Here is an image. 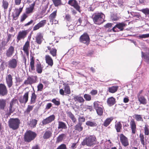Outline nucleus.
I'll return each mask as SVG.
<instances>
[{"mask_svg": "<svg viewBox=\"0 0 149 149\" xmlns=\"http://www.w3.org/2000/svg\"><path fill=\"white\" fill-rule=\"evenodd\" d=\"M85 118L84 117H80L79 118V123H81L85 121Z\"/></svg>", "mask_w": 149, "mask_h": 149, "instance_id": "nucleus-64", "label": "nucleus"}, {"mask_svg": "<svg viewBox=\"0 0 149 149\" xmlns=\"http://www.w3.org/2000/svg\"><path fill=\"white\" fill-rule=\"evenodd\" d=\"M30 61L29 71L31 72H33V71L35 70V69L34 66V57L32 56L30 58Z\"/></svg>", "mask_w": 149, "mask_h": 149, "instance_id": "nucleus-23", "label": "nucleus"}, {"mask_svg": "<svg viewBox=\"0 0 149 149\" xmlns=\"http://www.w3.org/2000/svg\"><path fill=\"white\" fill-rule=\"evenodd\" d=\"M74 100L75 101H77L80 103H82L84 101V100L83 97L78 96H74Z\"/></svg>", "mask_w": 149, "mask_h": 149, "instance_id": "nucleus-35", "label": "nucleus"}, {"mask_svg": "<svg viewBox=\"0 0 149 149\" xmlns=\"http://www.w3.org/2000/svg\"><path fill=\"white\" fill-rule=\"evenodd\" d=\"M36 71L39 74L42 73V71L43 67L40 63H37L36 65Z\"/></svg>", "mask_w": 149, "mask_h": 149, "instance_id": "nucleus-32", "label": "nucleus"}, {"mask_svg": "<svg viewBox=\"0 0 149 149\" xmlns=\"http://www.w3.org/2000/svg\"><path fill=\"white\" fill-rule=\"evenodd\" d=\"M46 23V20H43L41 21L33 27V31H36L39 29L40 28L43 27Z\"/></svg>", "mask_w": 149, "mask_h": 149, "instance_id": "nucleus-20", "label": "nucleus"}, {"mask_svg": "<svg viewBox=\"0 0 149 149\" xmlns=\"http://www.w3.org/2000/svg\"><path fill=\"white\" fill-rule=\"evenodd\" d=\"M52 102H53L55 105L58 106L60 104L59 101H57L56 99H54L52 100Z\"/></svg>", "mask_w": 149, "mask_h": 149, "instance_id": "nucleus-59", "label": "nucleus"}, {"mask_svg": "<svg viewBox=\"0 0 149 149\" xmlns=\"http://www.w3.org/2000/svg\"><path fill=\"white\" fill-rule=\"evenodd\" d=\"M13 79L12 76L10 74H7L6 76V83L8 87L9 88H11L13 85Z\"/></svg>", "mask_w": 149, "mask_h": 149, "instance_id": "nucleus-8", "label": "nucleus"}, {"mask_svg": "<svg viewBox=\"0 0 149 149\" xmlns=\"http://www.w3.org/2000/svg\"><path fill=\"white\" fill-rule=\"evenodd\" d=\"M130 128L132 130V132L133 134H135L136 131V123L133 119L131 120L130 122Z\"/></svg>", "mask_w": 149, "mask_h": 149, "instance_id": "nucleus-19", "label": "nucleus"}, {"mask_svg": "<svg viewBox=\"0 0 149 149\" xmlns=\"http://www.w3.org/2000/svg\"><path fill=\"white\" fill-rule=\"evenodd\" d=\"M8 91L6 86L4 84H0V95L4 96L6 95Z\"/></svg>", "mask_w": 149, "mask_h": 149, "instance_id": "nucleus-11", "label": "nucleus"}, {"mask_svg": "<svg viewBox=\"0 0 149 149\" xmlns=\"http://www.w3.org/2000/svg\"><path fill=\"white\" fill-rule=\"evenodd\" d=\"M84 97L87 101H90L91 99V95L88 94H85L84 95Z\"/></svg>", "mask_w": 149, "mask_h": 149, "instance_id": "nucleus-51", "label": "nucleus"}, {"mask_svg": "<svg viewBox=\"0 0 149 149\" xmlns=\"http://www.w3.org/2000/svg\"><path fill=\"white\" fill-rule=\"evenodd\" d=\"M138 98L141 104L144 105L147 103V100L143 96H138Z\"/></svg>", "mask_w": 149, "mask_h": 149, "instance_id": "nucleus-31", "label": "nucleus"}, {"mask_svg": "<svg viewBox=\"0 0 149 149\" xmlns=\"http://www.w3.org/2000/svg\"><path fill=\"white\" fill-rule=\"evenodd\" d=\"M97 93V91L96 90H92L90 92V93L92 95L95 96Z\"/></svg>", "mask_w": 149, "mask_h": 149, "instance_id": "nucleus-62", "label": "nucleus"}, {"mask_svg": "<svg viewBox=\"0 0 149 149\" xmlns=\"http://www.w3.org/2000/svg\"><path fill=\"white\" fill-rule=\"evenodd\" d=\"M68 4L72 6L77 11L80 12V7L76 0H69Z\"/></svg>", "mask_w": 149, "mask_h": 149, "instance_id": "nucleus-13", "label": "nucleus"}, {"mask_svg": "<svg viewBox=\"0 0 149 149\" xmlns=\"http://www.w3.org/2000/svg\"><path fill=\"white\" fill-rule=\"evenodd\" d=\"M89 37L86 33H84L80 38V42L86 44L89 43Z\"/></svg>", "mask_w": 149, "mask_h": 149, "instance_id": "nucleus-10", "label": "nucleus"}, {"mask_svg": "<svg viewBox=\"0 0 149 149\" xmlns=\"http://www.w3.org/2000/svg\"><path fill=\"white\" fill-rule=\"evenodd\" d=\"M142 13L146 15H149V8H146L140 10Z\"/></svg>", "mask_w": 149, "mask_h": 149, "instance_id": "nucleus-50", "label": "nucleus"}, {"mask_svg": "<svg viewBox=\"0 0 149 149\" xmlns=\"http://www.w3.org/2000/svg\"><path fill=\"white\" fill-rule=\"evenodd\" d=\"M113 118L112 117H111L109 118H107L104 121L103 124V125L106 127H107L113 120Z\"/></svg>", "mask_w": 149, "mask_h": 149, "instance_id": "nucleus-36", "label": "nucleus"}, {"mask_svg": "<svg viewBox=\"0 0 149 149\" xmlns=\"http://www.w3.org/2000/svg\"><path fill=\"white\" fill-rule=\"evenodd\" d=\"M63 85L64 87V90L63 89H60L59 91L60 94L63 95L70 94L71 93V91L69 85L65 83L63 84Z\"/></svg>", "mask_w": 149, "mask_h": 149, "instance_id": "nucleus-5", "label": "nucleus"}, {"mask_svg": "<svg viewBox=\"0 0 149 149\" xmlns=\"http://www.w3.org/2000/svg\"><path fill=\"white\" fill-rule=\"evenodd\" d=\"M28 33V31L27 30L20 31L17 37V42H18L22 39H24Z\"/></svg>", "mask_w": 149, "mask_h": 149, "instance_id": "nucleus-7", "label": "nucleus"}, {"mask_svg": "<svg viewBox=\"0 0 149 149\" xmlns=\"http://www.w3.org/2000/svg\"><path fill=\"white\" fill-rule=\"evenodd\" d=\"M12 35L10 34H8L7 38L6 39V41L8 42L9 41L11 40Z\"/></svg>", "mask_w": 149, "mask_h": 149, "instance_id": "nucleus-63", "label": "nucleus"}, {"mask_svg": "<svg viewBox=\"0 0 149 149\" xmlns=\"http://www.w3.org/2000/svg\"><path fill=\"white\" fill-rule=\"evenodd\" d=\"M37 134L36 133L30 130L26 131L24 135V140L26 142H30L35 139Z\"/></svg>", "mask_w": 149, "mask_h": 149, "instance_id": "nucleus-4", "label": "nucleus"}, {"mask_svg": "<svg viewBox=\"0 0 149 149\" xmlns=\"http://www.w3.org/2000/svg\"><path fill=\"white\" fill-rule=\"evenodd\" d=\"M94 107L96 110L99 109V107H103L100 102H95L94 103Z\"/></svg>", "mask_w": 149, "mask_h": 149, "instance_id": "nucleus-45", "label": "nucleus"}, {"mask_svg": "<svg viewBox=\"0 0 149 149\" xmlns=\"http://www.w3.org/2000/svg\"><path fill=\"white\" fill-rule=\"evenodd\" d=\"M36 97L37 95L35 94V93L34 92L32 93L31 96V99L29 104H32L35 103L36 102Z\"/></svg>", "mask_w": 149, "mask_h": 149, "instance_id": "nucleus-30", "label": "nucleus"}, {"mask_svg": "<svg viewBox=\"0 0 149 149\" xmlns=\"http://www.w3.org/2000/svg\"><path fill=\"white\" fill-rule=\"evenodd\" d=\"M50 53L53 56H55L56 55V50L55 49H51L50 50Z\"/></svg>", "mask_w": 149, "mask_h": 149, "instance_id": "nucleus-52", "label": "nucleus"}, {"mask_svg": "<svg viewBox=\"0 0 149 149\" xmlns=\"http://www.w3.org/2000/svg\"><path fill=\"white\" fill-rule=\"evenodd\" d=\"M97 114L100 116L102 115L103 113V107H99V109L96 110Z\"/></svg>", "mask_w": 149, "mask_h": 149, "instance_id": "nucleus-49", "label": "nucleus"}, {"mask_svg": "<svg viewBox=\"0 0 149 149\" xmlns=\"http://www.w3.org/2000/svg\"><path fill=\"white\" fill-rule=\"evenodd\" d=\"M45 59L46 63L49 66H52L53 64V61L51 57L49 55H46Z\"/></svg>", "mask_w": 149, "mask_h": 149, "instance_id": "nucleus-25", "label": "nucleus"}, {"mask_svg": "<svg viewBox=\"0 0 149 149\" xmlns=\"http://www.w3.org/2000/svg\"><path fill=\"white\" fill-rule=\"evenodd\" d=\"M43 36L40 33H38L36 37V42L38 44H40L42 41Z\"/></svg>", "mask_w": 149, "mask_h": 149, "instance_id": "nucleus-24", "label": "nucleus"}, {"mask_svg": "<svg viewBox=\"0 0 149 149\" xmlns=\"http://www.w3.org/2000/svg\"><path fill=\"white\" fill-rule=\"evenodd\" d=\"M138 38L139 39L145 38L149 37V33L146 34H142L138 36Z\"/></svg>", "mask_w": 149, "mask_h": 149, "instance_id": "nucleus-54", "label": "nucleus"}, {"mask_svg": "<svg viewBox=\"0 0 149 149\" xmlns=\"http://www.w3.org/2000/svg\"><path fill=\"white\" fill-rule=\"evenodd\" d=\"M35 5V2H34L33 3L30 5L29 7L27 8L25 10V13L28 14L33 13L34 8Z\"/></svg>", "mask_w": 149, "mask_h": 149, "instance_id": "nucleus-21", "label": "nucleus"}, {"mask_svg": "<svg viewBox=\"0 0 149 149\" xmlns=\"http://www.w3.org/2000/svg\"><path fill=\"white\" fill-rule=\"evenodd\" d=\"M122 124L120 122L116 123L115 128L117 132H120V130L122 128Z\"/></svg>", "mask_w": 149, "mask_h": 149, "instance_id": "nucleus-38", "label": "nucleus"}, {"mask_svg": "<svg viewBox=\"0 0 149 149\" xmlns=\"http://www.w3.org/2000/svg\"><path fill=\"white\" fill-rule=\"evenodd\" d=\"M17 61L15 59L13 58L8 62V67L9 68L14 69L17 66Z\"/></svg>", "mask_w": 149, "mask_h": 149, "instance_id": "nucleus-16", "label": "nucleus"}, {"mask_svg": "<svg viewBox=\"0 0 149 149\" xmlns=\"http://www.w3.org/2000/svg\"><path fill=\"white\" fill-rule=\"evenodd\" d=\"M29 42L27 41L25 42L23 49V50L27 56H28L29 55Z\"/></svg>", "mask_w": 149, "mask_h": 149, "instance_id": "nucleus-22", "label": "nucleus"}, {"mask_svg": "<svg viewBox=\"0 0 149 149\" xmlns=\"http://www.w3.org/2000/svg\"><path fill=\"white\" fill-rule=\"evenodd\" d=\"M86 125L91 127H94L97 126V124L94 121H88L86 122Z\"/></svg>", "mask_w": 149, "mask_h": 149, "instance_id": "nucleus-44", "label": "nucleus"}, {"mask_svg": "<svg viewBox=\"0 0 149 149\" xmlns=\"http://www.w3.org/2000/svg\"><path fill=\"white\" fill-rule=\"evenodd\" d=\"M54 6H58L61 5V0H52Z\"/></svg>", "mask_w": 149, "mask_h": 149, "instance_id": "nucleus-47", "label": "nucleus"}, {"mask_svg": "<svg viewBox=\"0 0 149 149\" xmlns=\"http://www.w3.org/2000/svg\"><path fill=\"white\" fill-rule=\"evenodd\" d=\"M2 7L3 8L4 10L8 8L9 3L8 1L5 0H3L2 2Z\"/></svg>", "mask_w": 149, "mask_h": 149, "instance_id": "nucleus-46", "label": "nucleus"}, {"mask_svg": "<svg viewBox=\"0 0 149 149\" xmlns=\"http://www.w3.org/2000/svg\"><path fill=\"white\" fill-rule=\"evenodd\" d=\"M67 126L66 124L62 121H58V129H66Z\"/></svg>", "mask_w": 149, "mask_h": 149, "instance_id": "nucleus-26", "label": "nucleus"}, {"mask_svg": "<svg viewBox=\"0 0 149 149\" xmlns=\"http://www.w3.org/2000/svg\"><path fill=\"white\" fill-rule=\"evenodd\" d=\"M22 10V8H20L19 9H15L12 15V16L13 17V20H16L18 19Z\"/></svg>", "mask_w": 149, "mask_h": 149, "instance_id": "nucleus-15", "label": "nucleus"}, {"mask_svg": "<svg viewBox=\"0 0 149 149\" xmlns=\"http://www.w3.org/2000/svg\"><path fill=\"white\" fill-rule=\"evenodd\" d=\"M20 124V120L17 118H11L9 119L8 122L9 127L14 130L18 128Z\"/></svg>", "mask_w": 149, "mask_h": 149, "instance_id": "nucleus-2", "label": "nucleus"}, {"mask_svg": "<svg viewBox=\"0 0 149 149\" xmlns=\"http://www.w3.org/2000/svg\"><path fill=\"white\" fill-rule=\"evenodd\" d=\"M66 137V135L64 134H62L60 135L57 138L56 142L59 143L61 142Z\"/></svg>", "mask_w": 149, "mask_h": 149, "instance_id": "nucleus-33", "label": "nucleus"}, {"mask_svg": "<svg viewBox=\"0 0 149 149\" xmlns=\"http://www.w3.org/2000/svg\"><path fill=\"white\" fill-rule=\"evenodd\" d=\"M57 11L56 10L51 13L49 16V18L50 22H53L56 15Z\"/></svg>", "mask_w": 149, "mask_h": 149, "instance_id": "nucleus-41", "label": "nucleus"}, {"mask_svg": "<svg viewBox=\"0 0 149 149\" xmlns=\"http://www.w3.org/2000/svg\"><path fill=\"white\" fill-rule=\"evenodd\" d=\"M6 106V100L4 99H0V110L4 109Z\"/></svg>", "mask_w": 149, "mask_h": 149, "instance_id": "nucleus-28", "label": "nucleus"}, {"mask_svg": "<svg viewBox=\"0 0 149 149\" xmlns=\"http://www.w3.org/2000/svg\"><path fill=\"white\" fill-rule=\"evenodd\" d=\"M17 102L16 99H13L9 103V106L8 107V110L7 112L6 113V114L10 116L11 114L13 113L15 111V108L14 107V105Z\"/></svg>", "mask_w": 149, "mask_h": 149, "instance_id": "nucleus-6", "label": "nucleus"}, {"mask_svg": "<svg viewBox=\"0 0 149 149\" xmlns=\"http://www.w3.org/2000/svg\"><path fill=\"white\" fill-rule=\"evenodd\" d=\"M118 88V86H112L109 88L108 91L109 93H114L117 91Z\"/></svg>", "mask_w": 149, "mask_h": 149, "instance_id": "nucleus-34", "label": "nucleus"}, {"mask_svg": "<svg viewBox=\"0 0 149 149\" xmlns=\"http://www.w3.org/2000/svg\"><path fill=\"white\" fill-rule=\"evenodd\" d=\"M55 118V117L54 115H51L44 119L42 121V123L44 125H46L51 123L54 120Z\"/></svg>", "mask_w": 149, "mask_h": 149, "instance_id": "nucleus-18", "label": "nucleus"}, {"mask_svg": "<svg viewBox=\"0 0 149 149\" xmlns=\"http://www.w3.org/2000/svg\"><path fill=\"white\" fill-rule=\"evenodd\" d=\"M27 14L25 13L23 14L21 16V20L20 21L21 22L24 21L28 17V15H27Z\"/></svg>", "mask_w": 149, "mask_h": 149, "instance_id": "nucleus-55", "label": "nucleus"}, {"mask_svg": "<svg viewBox=\"0 0 149 149\" xmlns=\"http://www.w3.org/2000/svg\"><path fill=\"white\" fill-rule=\"evenodd\" d=\"M144 129L145 134L146 135H148L149 134V130L148 127L146 125H145Z\"/></svg>", "mask_w": 149, "mask_h": 149, "instance_id": "nucleus-56", "label": "nucleus"}, {"mask_svg": "<svg viewBox=\"0 0 149 149\" xmlns=\"http://www.w3.org/2000/svg\"><path fill=\"white\" fill-rule=\"evenodd\" d=\"M115 99L112 97L108 98L107 101V104L109 106H111L115 104Z\"/></svg>", "mask_w": 149, "mask_h": 149, "instance_id": "nucleus-27", "label": "nucleus"}, {"mask_svg": "<svg viewBox=\"0 0 149 149\" xmlns=\"http://www.w3.org/2000/svg\"><path fill=\"white\" fill-rule=\"evenodd\" d=\"M33 107L34 106L28 105L27 108L26 110V112L29 113L33 109Z\"/></svg>", "mask_w": 149, "mask_h": 149, "instance_id": "nucleus-57", "label": "nucleus"}, {"mask_svg": "<svg viewBox=\"0 0 149 149\" xmlns=\"http://www.w3.org/2000/svg\"><path fill=\"white\" fill-rule=\"evenodd\" d=\"M82 123H79L74 126L75 130H77L79 132L81 131L83 129V127L81 126Z\"/></svg>", "mask_w": 149, "mask_h": 149, "instance_id": "nucleus-40", "label": "nucleus"}, {"mask_svg": "<svg viewBox=\"0 0 149 149\" xmlns=\"http://www.w3.org/2000/svg\"><path fill=\"white\" fill-rule=\"evenodd\" d=\"M68 114L69 117L71 119L72 121L75 123L76 121V119L74 117V116L70 112H69L68 113Z\"/></svg>", "mask_w": 149, "mask_h": 149, "instance_id": "nucleus-48", "label": "nucleus"}, {"mask_svg": "<svg viewBox=\"0 0 149 149\" xmlns=\"http://www.w3.org/2000/svg\"><path fill=\"white\" fill-rule=\"evenodd\" d=\"M120 140L122 144L124 146H127L129 145L128 141L127 138L123 134L120 135Z\"/></svg>", "mask_w": 149, "mask_h": 149, "instance_id": "nucleus-17", "label": "nucleus"}, {"mask_svg": "<svg viewBox=\"0 0 149 149\" xmlns=\"http://www.w3.org/2000/svg\"><path fill=\"white\" fill-rule=\"evenodd\" d=\"M38 91H42L43 88V85L42 84H40L37 86Z\"/></svg>", "mask_w": 149, "mask_h": 149, "instance_id": "nucleus-61", "label": "nucleus"}, {"mask_svg": "<svg viewBox=\"0 0 149 149\" xmlns=\"http://www.w3.org/2000/svg\"><path fill=\"white\" fill-rule=\"evenodd\" d=\"M37 76H28L27 79L25 80L24 84H31L36 82Z\"/></svg>", "mask_w": 149, "mask_h": 149, "instance_id": "nucleus-14", "label": "nucleus"}, {"mask_svg": "<svg viewBox=\"0 0 149 149\" xmlns=\"http://www.w3.org/2000/svg\"><path fill=\"white\" fill-rule=\"evenodd\" d=\"M37 120L36 119H32L30 122H28V124L30 127H36V125L37 124Z\"/></svg>", "mask_w": 149, "mask_h": 149, "instance_id": "nucleus-37", "label": "nucleus"}, {"mask_svg": "<svg viewBox=\"0 0 149 149\" xmlns=\"http://www.w3.org/2000/svg\"><path fill=\"white\" fill-rule=\"evenodd\" d=\"M92 18L94 23L100 25L104 21L105 15L102 13H95L93 15Z\"/></svg>", "mask_w": 149, "mask_h": 149, "instance_id": "nucleus-1", "label": "nucleus"}, {"mask_svg": "<svg viewBox=\"0 0 149 149\" xmlns=\"http://www.w3.org/2000/svg\"><path fill=\"white\" fill-rule=\"evenodd\" d=\"M14 50V48L12 46H10L6 51V55L8 57H10L13 54Z\"/></svg>", "mask_w": 149, "mask_h": 149, "instance_id": "nucleus-29", "label": "nucleus"}, {"mask_svg": "<svg viewBox=\"0 0 149 149\" xmlns=\"http://www.w3.org/2000/svg\"><path fill=\"white\" fill-rule=\"evenodd\" d=\"M95 137L93 136H90L86 137L81 142L82 146L86 145L88 146H91L95 144L94 141L95 140Z\"/></svg>", "mask_w": 149, "mask_h": 149, "instance_id": "nucleus-3", "label": "nucleus"}, {"mask_svg": "<svg viewBox=\"0 0 149 149\" xmlns=\"http://www.w3.org/2000/svg\"><path fill=\"white\" fill-rule=\"evenodd\" d=\"M125 24L121 23L117 24L114 27H113L112 30L114 32H116L118 31L117 28L120 31H122L124 29V28L125 26Z\"/></svg>", "mask_w": 149, "mask_h": 149, "instance_id": "nucleus-9", "label": "nucleus"}, {"mask_svg": "<svg viewBox=\"0 0 149 149\" xmlns=\"http://www.w3.org/2000/svg\"><path fill=\"white\" fill-rule=\"evenodd\" d=\"M142 57H144V58L145 59L146 61L149 63V56L146 55H144V53L143 52H141Z\"/></svg>", "mask_w": 149, "mask_h": 149, "instance_id": "nucleus-53", "label": "nucleus"}, {"mask_svg": "<svg viewBox=\"0 0 149 149\" xmlns=\"http://www.w3.org/2000/svg\"><path fill=\"white\" fill-rule=\"evenodd\" d=\"M51 132L49 131H46L43 136V138L44 139H47L50 137L52 135Z\"/></svg>", "mask_w": 149, "mask_h": 149, "instance_id": "nucleus-42", "label": "nucleus"}, {"mask_svg": "<svg viewBox=\"0 0 149 149\" xmlns=\"http://www.w3.org/2000/svg\"><path fill=\"white\" fill-rule=\"evenodd\" d=\"M64 19L68 21H70L71 20V18L70 15L68 14H66L64 17Z\"/></svg>", "mask_w": 149, "mask_h": 149, "instance_id": "nucleus-58", "label": "nucleus"}, {"mask_svg": "<svg viewBox=\"0 0 149 149\" xmlns=\"http://www.w3.org/2000/svg\"><path fill=\"white\" fill-rule=\"evenodd\" d=\"M139 138L140 139V141L141 142V143L143 145V147H146V144L145 143V139L144 135L143 134H141L139 135Z\"/></svg>", "mask_w": 149, "mask_h": 149, "instance_id": "nucleus-39", "label": "nucleus"}, {"mask_svg": "<svg viewBox=\"0 0 149 149\" xmlns=\"http://www.w3.org/2000/svg\"><path fill=\"white\" fill-rule=\"evenodd\" d=\"M133 117L137 121H143V120L141 115L135 114L134 116Z\"/></svg>", "mask_w": 149, "mask_h": 149, "instance_id": "nucleus-43", "label": "nucleus"}, {"mask_svg": "<svg viewBox=\"0 0 149 149\" xmlns=\"http://www.w3.org/2000/svg\"><path fill=\"white\" fill-rule=\"evenodd\" d=\"M29 92L25 93L23 96L21 97L19 99V100L21 104H26L27 102L29 99Z\"/></svg>", "mask_w": 149, "mask_h": 149, "instance_id": "nucleus-12", "label": "nucleus"}, {"mask_svg": "<svg viewBox=\"0 0 149 149\" xmlns=\"http://www.w3.org/2000/svg\"><path fill=\"white\" fill-rule=\"evenodd\" d=\"M56 149H67V148L66 145L63 144L59 146Z\"/></svg>", "mask_w": 149, "mask_h": 149, "instance_id": "nucleus-60", "label": "nucleus"}]
</instances>
